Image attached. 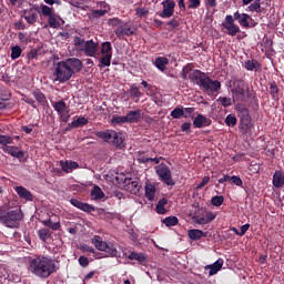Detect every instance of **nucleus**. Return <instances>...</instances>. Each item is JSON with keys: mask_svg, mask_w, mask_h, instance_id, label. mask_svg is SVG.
Segmentation results:
<instances>
[{"mask_svg": "<svg viewBox=\"0 0 284 284\" xmlns=\"http://www.w3.org/2000/svg\"><path fill=\"white\" fill-rule=\"evenodd\" d=\"M91 196L94 201H101V199H105V193H103L99 185H95L91 191Z\"/></svg>", "mask_w": 284, "mask_h": 284, "instance_id": "473e14b6", "label": "nucleus"}, {"mask_svg": "<svg viewBox=\"0 0 284 284\" xmlns=\"http://www.w3.org/2000/svg\"><path fill=\"white\" fill-rule=\"evenodd\" d=\"M73 45L75 47V50L83 52L85 57H97V54H99V42L92 39L85 41V39L74 36Z\"/></svg>", "mask_w": 284, "mask_h": 284, "instance_id": "423d86ee", "label": "nucleus"}, {"mask_svg": "<svg viewBox=\"0 0 284 284\" xmlns=\"http://www.w3.org/2000/svg\"><path fill=\"white\" fill-rule=\"evenodd\" d=\"M138 154V158H136V161L138 163H150V158H146L145 155V151H138L136 152Z\"/></svg>", "mask_w": 284, "mask_h": 284, "instance_id": "864d4df0", "label": "nucleus"}, {"mask_svg": "<svg viewBox=\"0 0 284 284\" xmlns=\"http://www.w3.org/2000/svg\"><path fill=\"white\" fill-rule=\"evenodd\" d=\"M18 39L19 41H21V43H30V38L28 37V33L20 32L18 34Z\"/></svg>", "mask_w": 284, "mask_h": 284, "instance_id": "e2e57ef3", "label": "nucleus"}, {"mask_svg": "<svg viewBox=\"0 0 284 284\" xmlns=\"http://www.w3.org/2000/svg\"><path fill=\"white\" fill-rule=\"evenodd\" d=\"M273 187H284V173L283 171H275L273 174Z\"/></svg>", "mask_w": 284, "mask_h": 284, "instance_id": "b1692460", "label": "nucleus"}, {"mask_svg": "<svg viewBox=\"0 0 284 284\" xmlns=\"http://www.w3.org/2000/svg\"><path fill=\"white\" fill-rule=\"evenodd\" d=\"M244 103L245 102H239L235 105V110L241 119V132L244 134H250V132H252V116L250 115V109H247Z\"/></svg>", "mask_w": 284, "mask_h": 284, "instance_id": "0eeeda50", "label": "nucleus"}, {"mask_svg": "<svg viewBox=\"0 0 284 284\" xmlns=\"http://www.w3.org/2000/svg\"><path fill=\"white\" fill-rule=\"evenodd\" d=\"M23 50L19 45L11 47V59L12 61H16V59H19L21 57Z\"/></svg>", "mask_w": 284, "mask_h": 284, "instance_id": "49530a36", "label": "nucleus"}, {"mask_svg": "<svg viewBox=\"0 0 284 284\" xmlns=\"http://www.w3.org/2000/svg\"><path fill=\"white\" fill-rule=\"evenodd\" d=\"M112 63V54H103V57L99 60V68H110Z\"/></svg>", "mask_w": 284, "mask_h": 284, "instance_id": "72a5a7b5", "label": "nucleus"}, {"mask_svg": "<svg viewBox=\"0 0 284 284\" xmlns=\"http://www.w3.org/2000/svg\"><path fill=\"white\" fill-rule=\"evenodd\" d=\"M219 101L221 102V105L223 108H230V105H232V103L235 101L232 98H225V97H220Z\"/></svg>", "mask_w": 284, "mask_h": 284, "instance_id": "603ef678", "label": "nucleus"}, {"mask_svg": "<svg viewBox=\"0 0 284 284\" xmlns=\"http://www.w3.org/2000/svg\"><path fill=\"white\" fill-rule=\"evenodd\" d=\"M224 123H225V125H227V128H234L236 125V123H239V120L236 119V115L229 114L225 118Z\"/></svg>", "mask_w": 284, "mask_h": 284, "instance_id": "37998d69", "label": "nucleus"}, {"mask_svg": "<svg viewBox=\"0 0 284 284\" xmlns=\"http://www.w3.org/2000/svg\"><path fill=\"white\" fill-rule=\"evenodd\" d=\"M128 258L129 261H138L140 265H145V263H148V256H145V253L131 252Z\"/></svg>", "mask_w": 284, "mask_h": 284, "instance_id": "393cba45", "label": "nucleus"}, {"mask_svg": "<svg viewBox=\"0 0 284 284\" xmlns=\"http://www.w3.org/2000/svg\"><path fill=\"white\" fill-rule=\"evenodd\" d=\"M79 264L81 265V267H88V265H90V260H88L87 256H80L79 257Z\"/></svg>", "mask_w": 284, "mask_h": 284, "instance_id": "69168bd1", "label": "nucleus"}, {"mask_svg": "<svg viewBox=\"0 0 284 284\" xmlns=\"http://www.w3.org/2000/svg\"><path fill=\"white\" fill-rule=\"evenodd\" d=\"M202 89L204 92H211L214 94V92H219V90H221V81L212 80V78L207 75L204 84L202 85Z\"/></svg>", "mask_w": 284, "mask_h": 284, "instance_id": "2eb2a0df", "label": "nucleus"}, {"mask_svg": "<svg viewBox=\"0 0 284 284\" xmlns=\"http://www.w3.org/2000/svg\"><path fill=\"white\" fill-rule=\"evenodd\" d=\"M135 12L138 17H148V14L150 13V11L145 8H136Z\"/></svg>", "mask_w": 284, "mask_h": 284, "instance_id": "0e129e2a", "label": "nucleus"}, {"mask_svg": "<svg viewBox=\"0 0 284 284\" xmlns=\"http://www.w3.org/2000/svg\"><path fill=\"white\" fill-rule=\"evenodd\" d=\"M214 219H216V215H214V213L205 209H199L193 215L192 221L197 225H207V223H212Z\"/></svg>", "mask_w": 284, "mask_h": 284, "instance_id": "9d476101", "label": "nucleus"}, {"mask_svg": "<svg viewBox=\"0 0 284 284\" xmlns=\"http://www.w3.org/2000/svg\"><path fill=\"white\" fill-rule=\"evenodd\" d=\"M156 196V185L152 183H146L145 184V197L148 201H154Z\"/></svg>", "mask_w": 284, "mask_h": 284, "instance_id": "c85d7f7f", "label": "nucleus"}, {"mask_svg": "<svg viewBox=\"0 0 284 284\" xmlns=\"http://www.w3.org/2000/svg\"><path fill=\"white\" fill-rule=\"evenodd\" d=\"M235 21H237L241 27H239ZM250 21H254L252 16L236 11L233 16L227 14L225 17L222 27L226 30L229 37H236L239 32H241V28H245L246 30H248V28H254V24H250Z\"/></svg>", "mask_w": 284, "mask_h": 284, "instance_id": "7ed1b4c3", "label": "nucleus"}, {"mask_svg": "<svg viewBox=\"0 0 284 284\" xmlns=\"http://www.w3.org/2000/svg\"><path fill=\"white\" fill-rule=\"evenodd\" d=\"M94 135L104 141V143H112L115 148H119V150L125 148L123 138L114 130L95 131Z\"/></svg>", "mask_w": 284, "mask_h": 284, "instance_id": "6e6552de", "label": "nucleus"}, {"mask_svg": "<svg viewBox=\"0 0 284 284\" xmlns=\"http://www.w3.org/2000/svg\"><path fill=\"white\" fill-rule=\"evenodd\" d=\"M244 68L250 72H258L261 63H258V60H247L244 64Z\"/></svg>", "mask_w": 284, "mask_h": 284, "instance_id": "7c9ffc66", "label": "nucleus"}, {"mask_svg": "<svg viewBox=\"0 0 284 284\" xmlns=\"http://www.w3.org/2000/svg\"><path fill=\"white\" fill-rule=\"evenodd\" d=\"M194 128L201 129V128H210L212 125V120L203 114H199L193 120Z\"/></svg>", "mask_w": 284, "mask_h": 284, "instance_id": "f3484780", "label": "nucleus"}, {"mask_svg": "<svg viewBox=\"0 0 284 284\" xmlns=\"http://www.w3.org/2000/svg\"><path fill=\"white\" fill-rule=\"evenodd\" d=\"M14 191L17 192L20 199H24V201H34V195L28 189L23 186H16Z\"/></svg>", "mask_w": 284, "mask_h": 284, "instance_id": "4be33fe9", "label": "nucleus"}, {"mask_svg": "<svg viewBox=\"0 0 284 284\" xmlns=\"http://www.w3.org/2000/svg\"><path fill=\"white\" fill-rule=\"evenodd\" d=\"M207 236V232H203L199 229H193L189 231V239L191 241H201V239H205Z\"/></svg>", "mask_w": 284, "mask_h": 284, "instance_id": "a878e982", "label": "nucleus"}, {"mask_svg": "<svg viewBox=\"0 0 284 284\" xmlns=\"http://www.w3.org/2000/svg\"><path fill=\"white\" fill-rule=\"evenodd\" d=\"M155 172L158 176L161 179V182L165 185H170L171 187L175 185L174 180L172 179V171L170 170V166L165 163H160L155 168Z\"/></svg>", "mask_w": 284, "mask_h": 284, "instance_id": "1a4fd4ad", "label": "nucleus"}, {"mask_svg": "<svg viewBox=\"0 0 284 284\" xmlns=\"http://www.w3.org/2000/svg\"><path fill=\"white\" fill-rule=\"evenodd\" d=\"M204 270H210L209 271V276H214L215 274H219L221 270H223V260L220 258L213 264L206 265Z\"/></svg>", "mask_w": 284, "mask_h": 284, "instance_id": "aec40b11", "label": "nucleus"}, {"mask_svg": "<svg viewBox=\"0 0 284 284\" xmlns=\"http://www.w3.org/2000/svg\"><path fill=\"white\" fill-rule=\"evenodd\" d=\"M166 26H169L170 30H176V28H179L180 23H179V20L172 19L169 22H166Z\"/></svg>", "mask_w": 284, "mask_h": 284, "instance_id": "680f3d73", "label": "nucleus"}, {"mask_svg": "<svg viewBox=\"0 0 284 284\" xmlns=\"http://www.w3.org/2000/svg\"><path fill=\"white\" fill-rule=\"evenodd\" d=\"M23 219V213L20 209L8 211L6 206H0V223L6 227H19V222Z\"/></svg>", "mask_w": 284, "mask_h": 284, "instance_id": "39448f33", "label": "nucleus"}, {"mask_svg": "<svg viewBox=\"0 0 284 284\" xmlns=\"http://www.w3.org/2000/svg\"><path fill=\"white\" fill-rule=\"evenodd\" d=\"M194 70V64L192 63H187L183 69H182V73L181 77L184 81L187 80V75L192 74V71Z\"/></svg>", "mask_w": 284, "mask_h": 284, "instance_id": "a19ab883", "label": "nucleus"}, {"mask_svg": "<svg viewBox=\"0 0 284 284\" xmlns=\"http://www.w3.org/2000/svg\"><path fill=\"white\" fill-rule=\"evenodd\" d=\"M211 203L214 207H221V205L225 203V197L223 195H215L211 199Z\"/></svg>", "mask_w": 284, "mask_h": 284, "instance_id": "de8ad7c7", "label": "nucleus"}, {"mask_svg": "<svg viewBox=\"0 0 284 284\" xmlns=\"http://www.w3.org/2000/svg\"><path fill=\"white\" fill-rule=\"evenodd\" d=\"M114 33L118 39H123V37H133V34H136V28H134L130 22H123L121 27L114 30Z\"/></svg>", "mask_w": 284, "mask_h": 284, "instance_id": "f8f14e48", "label": "nucleus"}, {"mask_svg": "<svg viewBox=\"0 0 284 284\" xmlns=\"http://www.w3.org/2000/svg\"><path fill=\"white\" fill-rule=\"evenodd\" d=\"M197 8H201V0H189V10H196Z\"/></svg>", "mask_w": 284, "mask_h": 284, "instance_id": "6e6d98bb", "label": "nucleus"}, {"mask_svg": "<svg viewBox=\"0 0 284 284\" xmlns=\"http://www.w3.org/2000/svg\"><path fill=\"white\" fill-rule=\"evenodd\" d=\"M101 54H111L112 57V43L111 42H103L101 48Z\"/></svg>", "mask_w": 284, "mask_h": 284, "instance_id": "3c124183", "label": "nucleus"}, {"mask_svg": "<svg viewBox=\"0 0 284 284\" xmlns=\"http://www.w3.org/2000/svg\"><path fill=\"white\" fill-rule=\"evenodd\" d=\"M33 97L38 101V103H45V94H43V92L34 91Z\"/></svg>", "mask_w": 284, "mask_h": 284, "instance_id": "5fc2aeb1", "label": "nucleus"}, {"mask_svg": "<svg viewBox=\"0 0 284 284\" xmlns=\"http://www.w3.org/2000/svg\"><path fill=\"white\" fill-rule=\"evenodd\" d=\"M24 19L27 21V23H29L30 26H34V23H37V12L33 11H29L28 14L24 16Z\"/></svg>", "mask_w": 284, "mask_h": 284, "instance_id": "a18cd8bd", "label": "nucleus"}, {"mask_svg": "<svg viewBox=\"0 0 284 284\" xmlns=\"http://www.w3.org/2000/svg\"><path fill=\"white\" fill-rule=\"evenodd\" d=\"M261 0H255L253 3H251L247 7L248 12H262L263 11V7H261Z\"/></svg>", "mask_w": 284, "mask_h": 284, "instance_id": "4c0bfd02", "label": "nucleus"}, {"mask_svg": "<svg viewBox=\"0 0 284 284\" xmlns=\"http://www.w3.org/2000/svg\"><path fill=\"white\" fill-rule=\"evenodd\" d=\"M71 205H73V207H77L78 210H81L82 212H85L87 214H92V212H97V209L85 202H81L78 199H71L70 200Z\"/></svg>", "mask_w": 284, "mask_h": 284, "instance_id": "dca6fc26", "label": "nucleus"}, {"mask_svg": "<svg viewBox=\"0 0 284 284\" xmlns=\"http://www.w3.org/2000/svg\"><path fill=\"white\" fill-rule=\"evenodd\" d=\"M38 236L40 241L47 242L50 236H52V233L48 229H41L38 231Z\"/></svg>", "mask_w": 284, "mask_h": 284, "instance_id": "79ce46f5", "label": "nucleus"}, {"mask_svg": "<svg viewBox=\"0 0 284 284\" xmlns=\"http://www.w3.org/2000/svg\"><path fill=\"white\" fill-rule=\"evenodd\" d=\"M61 21H63V20L61 19V17H59V16H57V14H54V13H52V14L49 17V20H48L50 28H54V29L61 28Z\"/></svg>", "mask_w": 284, "mask_h": 284, "instance_id": "2f4dec72", "label": "nucleus"}, {"mask_svg": "<svg viewBox=\"0 0 284 284\" xmlns=\"http://www.w3.org/2000/svg\"><path fill=\"white\" fill-rule=\"evenodd\" d=\"M191 128H192V123H190V122H184L181 125L182 132H185L186 134H191V132H192Z\"/></svg>", "mask_w": 284, "mask_h": 284, "instance_id": "052dcab7", "label": "nucleus"}, {"mask_svg": "<svg viewBox=\"0 0 284 284\" xmlns=\"http://www.w3.org/2000/svg\"><path fill=\"white\" fill-rule=\"evenodd\" d=\"M89 121L85 116L78 118L68 124L65 132H71L74 128H83V125H88Z\"/></svg>", "mask_w": 284, "mask_h": 284, "instance_id": "412c9836", "label": "nucleus"}, {"mask_svg": "<svg viewBox=\"0 0 284 284\" xmlns=\"http://www.w3.org/2000/svg\"><path fill=\"white\" fill-rule=\"evenodd\" d=\"M124 187L126 192H130L131 194H136L140 190L139 181L138 180H132V178H125L124 179Z\"/></svg>", "mask_w": 284, "mask_h": 284, "instance_id": "a211bd4d", "label": "nucleus"}, {"mask_svg": "<svg viewBox=\"0 0 284 284\" xmlns=\"http://www.w3.org/2000/svg\"><path fill=\"white\" fill-rule=\"evenodd\" d=\"M108 23L111 28H121V26H123V20L119 19V18H110L108 20Z\"/></svg>", "mask_w": 284, "mask_h": 284, "instance_id": "8fccbe9b", "label": "nucleus"}, {"mask_svg": "<svg viewBox=\"0 0 284 284\" xmlns=\"http://www.w3.org/2000/svg\"><path fill=\"white\" fill-rule=\"evenodd\" d=\"M231 92L233 101H236L237 103H245L247 99H251L253 103V110H258V98H256V93L254 91H251L250 85L243 80H235L233 82Z\"/></svg>", "mask_w": 284, "mask_h": 284, "instance_id": "20e7f679", "label": "nucleus"}, {"mask_svg": "<svg viewBox=\"0 0 284 284\" xmlns=\"http://www.w3.org/2000/svg\"><path fill=\"white\" fill-rule=\"evenodd\" d=\"M123 123H128L125 115H112L111 125H123Z\"/></svg>", "mask_w": 284, "mask_h": 284, "instance_id": "f704fd0d", "label": "nucleus"}, {"mask_svg": "<svg viewBox=\"0 0 284 284\" xmlns=\"http://www.w3.org/2000/svg\"><path fill=\"white\" fill-rule=\"evenodd\" d=\"M210 183V176H204L202 181L197 184V190H203L204 185H207Z\"/></svg>", "mask_w": 284, "mask_h": 284, "instance_id": "774afa93", "label": "nucleus"}, {"mask_svg": "<svg viewBox=\"0 0 284 284\" xmlns=\"http://www.w3.org/2000/svg\"><path fill=\"white\" fill-rule=\"evenodd\" d=\"M194 108H184V119H193L194 118Z\"/></svg>", "mask_w": 284, "mask_h": 284, "instance_id": "bf43d9fd", "label": "nucleus"}, {"mask_svg": "<svg viewBox=\"0 0 284 284\" xmlns=\"http://www.w3.org/2000/svg\"><path fill=\"white\" fill-rule=\"evenodd\" d=\"M168 63H170V60H168V58L159 57L155 59L154 65L155 68H158V70H160V72H165V65H168Z\"/></svg>", "mask_w": 284, "mask_h": 284, "instance_id": "c756f323", "label": "nucleus"}, {"mask_svg": "<svg viewBox=\"0 0 284 284\" xmlns=\"http://www.w3.org/2000/svg\"><path fill=\"white\" fill-rule=\"evenodd\" d=\"M45 227H50V230H53V232H57L58 230H61V223L60 222H52L51 219L42 222Z\"/></svg>", "mask_w": 284, "mask_h": 284, "instance_id": "e433bc0d", "label": "nucleus"}, {"mask_svg": "<svg viewBox=\"0 0 284 284\" xmlns=\"http://www.w3.org/2000/svg\"><path fill=\"white\" fill-rule=\"evenodd\" d=\"M51 105L53 110H55V112L59 114L60 121H62V123H68V121H70V108L65 101L60 100L57 102H51Z\"/></svg>", "mask_w": 284, "mask_h": 284, "instance_id": "9b49d317", "label": "nucleus"}, {"mask_svg": "<svg viewBox=\"0 0 284 284\" xmlns=\"http://www.w3.org/2000/svg\"><path fill=\"white\" fill-rule=\"evenodd\" d=\"M165 205H168V199H161L156 204V212L158 214H165L168 210H165Z\"/></svg>", "mask_w": 284, "mask_h": 284, "instance_id": "ea45409f", "label": "nucleus"}, {"mask_svg": "<svg viewBox=\"0 0 284 284\" xmlns=\"http://www.w3.org/2000/svg\"><path fill=\"white\" fill-rule=\"evenodd\" d=\"M28 271L38 278H50L57 272V264L49 256L36 255L30 257Z\"/></svg>", "mask_w": 284, "mask_h": 284, "instance_id": "f03ea898", "label": "nucleus"}, {"mask_svg": "<svg viewBox=\"0 0 284 284\" xmlns=\"http://www.w3.org/2000/svg\"><path fill=\"white\" fill-rule=\"evenodd\" d=\"M91 243L92 245H94V247L99 250V252H105L108 250V243L103 242V240L99 235H95L91 240Z\"/></svg>", "mask_w": 284, "mask_h": 284, "instance_id": "bb28decb", "label": "nucleus"}, {"mask_svg": "<svg viewBox=\"0 0 284 284\" xmlns=\"http://www.w3.org/2000/svg\"><path fill=\"white\" fill-rule=\"evenodd\" d=\"M162 223L166 225V227H174V225H179V217L168 216L162 221Z\"/></svg>", "mask_w": 284, "mask_h": 284, "instance_id": "58836bf2", "label": "nucleus"}, {"mask_svg": "<svg viewBox=\"0 0 284 284\" xmlns=\"http://www.w3.org/2000/svg\"><path fill=\"white\" fill-rule=\"evenodd\" d=\"M189 79H190V81L195 83V85H199V88H203V85L207 79V75L205 74V72H203L199 69H195L189 74Z\"/></svg>", "mask_w": 284, "mask_h": 284, "instance_id": "4468645a", "label": "nucleus"}, {"mask_svg": "<svg viewBox=\"0 0 284 284\" xmlns=\"http://www.w3.org/2000/svg\"><path fill=\"white\" fill-rule=\"evenodd\" d=\"M185 115V111L183 108L176 106L174 110L171 111L172 119H181V116Z\"/></svg>", "mask_w": 284, "mask_h": 284, "instance_id": "09e8293b", "label": "nucleus"}, {"mask_svg": "<svg viewBox=\"0 0 284 284\" xmlns=\"http://www.w3.org/2000/svg\"><path fill=\"white\" fill-rule=\"evenodd\" d=\"M14 143V140L10 135H0V145L2 148H8L9 145H12Z\"/></svg>", "mask_w": 284, "mask_h": 284, "instance_id": "c03bdc74", "label": "nucleus"}, {"mask_svg": "<svg viewBox=\"0 0 284 284\" xmlns=\"http://www.w3.org/2000/svg\"><path fill=\"white\" fill-rule=\"evenodd\" d=\"M231 183L233 184V185H237V187H242L243 186V180H241V178L240 176H237V175H233V176H231Z\"/></svg>", "mask_w": 284, "mask_h": 284, "instance_id": "13d9d810", "label": "nucleus"}, {"mask_svg": "<svg viewBox=\"0 0 284 284\" xmlns=\"http://www.w3.org/2000/svg\"><path fill=\"white\" fill-rule=\"evenodd\" d=\"M41 12H42L43 17H52V14H54L52 12V8H50V7L45 6V4L41 6Z\"/></svg>", "mask_w": 284, "mask_h": 284, "instance_id": "4d7b16f0", "label": "nucleus"}, {"mask_svg": "<svg viewBox=\"0 0 284 284\" xmlns=\"http://www.w3.org/2000/svg\"><path fill=\"white\" fill-rule=\"evenodd\" d=\"M163 10L162 12H158V17L161 19H170V17L174 16V8H176V2L174 0H164L162 2Z\"/></svg>", "mask_w": 284, "mask_h": 284, "instance_id": "ddd939ff", "label": "nucleus"}, {"mask_svg": "<svg viewBox=\"0 0 284 284\" xmlns=\"http://www.w3.org/2000/svg\"><path fill=\"white\" fill-rule=\"evenodd\" d=\"M2 150L6 152V154L14 156V159H23V156H26V153L22 150H19L17 146H6L2 148Z\"/></svg>", "mask_w": 284, "mask_h": 284, "instance_id": "5701e85b", "label": "nucleus"}, {"mask_svg": "<svg viewBox=\"0 0 284 284\" xmlns=\"http://www.w3.org/2000/svg\"><path fill=\"white\" fill-rule=\"evenodd\" d=\"M83 70V62L78 58H68L55 63L53 72V81H59V83H65L70 81L74 74Z\"/></svg>", "mask_w": 284, "mask_h": 284, "instance_id": "f257e3e1", "label": "nucleus"}, {"mask_svg": "<svg viewBox=\"0 0 284 284\" xmlns=\"http://www.w3.org/2000/svg\"><path fill=\"white\" fill-rule=\"evenodd\" d=\"M126 123H139L141 121V110L130 111L126 115Z\"/></svg>", "mask_w": 284, "mask_h": 284, "instance_id": "cd10ccee", "label": "nucleus"}, {"mask_svg": "<svg viewBox=\"0 0 284 284\" xmlns=\"http://www.w3.org/2000/svg\"><path fill=\"white\" fill-rule=\"evenodd\" d=\"M130 97L131 99H141V97H143V93L141 92L139 87H136V84L130 85Z\"/></svg>", "mask_w": 284, "mask_h": 284, "instance_id": "c9c22d12", "label": "nucleus"}, {"mask_svg": "<svg viewBox=\"0 0 284 284\" xmlns=\"http://www.w3.org/2000/svg\"><path fill=\"white\" fill-rule=\"evenodd\" d=\"M270 90H271L272 97H276V94H278V85H276V82L271 83Z\"/></svg>", "mask_w": 284, "mask_h": 284, "instance_id": "338daca9", "label": "nucleus"}, {"mask_svg": "<svg viewBox=\"0 0 284 284\" xmlns=\"http://www.w3.org/2000/svg\"><path fill=\"white\" fill-rule=\"evenodd\" d=\"M60 168L62 172L70 174L74 172V170H79V163L72 161H60Z\"/></svg>", "mask_w": 284, "mask_h": 284, "instance_id": "6ab92c4d", "label": "nucleus"}]
</instances>
